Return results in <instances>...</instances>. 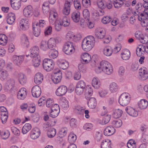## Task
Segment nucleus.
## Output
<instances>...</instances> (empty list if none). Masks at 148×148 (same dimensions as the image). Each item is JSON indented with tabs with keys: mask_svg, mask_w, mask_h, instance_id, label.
Segmentation results:
<instances>
[{
	"mask_svg": "<svg viewBox=\"0 0 148 148\" xmlns=\"http://www.w3.org/2000/svg\"><path fill=\"white\" fill-rule=\"evenodd\" d=\"M94 70L96 73L99 74L103 72L107 75H111L113 71V67L111 64L106 61H102L99 64L95 66Z\"/></svg>",
	"mask_w": 148,
	"mask_h": 148,
	"instance_id": "1",
	"label": "nucleus"
},
{
	"mask_svg": "<svg viewBox=\"0 0 148 148\" xmlns=\"http://www.w3.org/2000/svg\"><path fill=\"white\" fill-rule=\"evenodd\" d=\"M95 42V39L94 36H88L84 38L82 41V49L84 51H90L94 47Z\"/></svg>",
	"mask_w": 148,
	"mask_h": 148,
	"instance_id": "2",
	"label": "nucleus"
},
{
	"mask_svg": "<svg viewBox=\"0 0 148 148\" xmlns=\"http://www.w3.org/2000/svg\"><path fill=\"white\" fill-rule=\"evenodd\" d=\"M131 96L128 93H123L119 96V102L120 105L125 106L130 103L131 100Z\"/></svg>",
	"mask_w": 148,
	"mask_h": 148,
	"instance_id": "3",
	"label": "nucleus"
},
{
	"mask_svg": "<svg viewBox=\"0 0 148 148\" xmlns=\"http://www.w3.org/2000/svg\"><path fill=\"white\" fill-rule=\"evenodd\" d=\"M54 63L51 59L45 58L42 61V66L44 69L47 72L51 71L53 69Z\"/></svg>",
	"mask_w": 148,
	"mask_h": 148,
	"instance_id": "4",
	"label": "nucleus"
},
{
	"mask_svg": "<svg viewBox=\"0 0 148 148\" xmlns=\"http://www.w3.org/2000/svg\"><path fill=\"white\" fill-rule=\"evenodd\" d=\"M135 16H138V19L140 22V24L143 27H146L145 29L148 30V19L147 16H145L142 14H140V13L138 11L134 12L133 13Z\"/></svg>",
	"mask_w": 148,
	"mask_h": 148,
	"instance_id": "5",
	"label": "nucleus"
},
{
	"mask_svg": "<svg viewBox=\"0 0 148 148\" xmlns=\"http://www.w3.org/2000/svg\"><path fill=\"white\" fill-rule=\"evenodd\" d=\"M29 51L30 54L26 55V62L29 61V57H37L40 56L39 55L40 49L39 47L37 46H34L32 47L30 49Z\"/></svg>",
	"mask_w": 148,
	"mask_h": 148,
	"instance_id": "6",
	"label": "nucleus"
},
{
	"mask_svg": "<svg viewBox=\"0 0 148 148\" xmlns=\"http://www.w3.org/2000/svg\"><path fill=\"white\" fill-rule=\"evenodd\" d=\"M86 87V84L84 81L80 80L79 81L75 87V92L76 94L78 95L82 94Z\"/></svg>",
	"mask_w": 148,
	"mask_h": 148,
	"instance_id": "7",
	"label": "nucleus"
},
{
	"mask_svg": "<svg viewBox=\"0 0 148 148\" xmlns=\"http://www.w3.org/2000/svg\"><path fill=\"white\" fill-rule=\"evenodd\" d=\"M63 51L67 55L71 54L75 51V49L72 42L68 41L64 45Z\"/></svg>",
	"mask_w": 148,
	"mask_h": 148,
	"instance_id": "8",
	"label": "nucleus"
},
{
	"mask_svg": "<svg viewBox=\"0 0 148 148\" xmlns=\"http://www.w3.org/2000/svg\"><path fill=\"white\" fill-rule=\"evenodd\" d=\"M29 23L28 19L26 18L21 19L19 21L18 28L20 31H25L29 27Z\"/></svg>",
	"mask_w": 148,
	"mask_h": 148,
	"instance_id": "9",
	"label": "nucleus"
},
{
	"mask_svg": "<svg viewBox=\"0 0 148 148\" xmlns=\"http://www.w3.org/2000/svg\"><path fill=\"white\" fill-rule=\"evenodd\" d=\"M135 35L136 38L140 40L142 43L145 44L148 42V36L146 34H144L140 31L136 32Z\"/></svg>",
	"mask_w": 148,
	"mask_h": 148,
	"instance_id": "10",
	"label": "nucleus"
},
{
	"mask_svg": "<svg viewBox=\"0 0 148 148\" xmlns=\"http://www.w3.org/2000/svg\"><path fill=\"white\" fill-rule=\"evenodd\" d=\"M66 38L67 39L77 42L80 40L81 36L79 34H75L73 32H69L66 34Z\"/></svg>",
	"mask_w": 148,
	"mask_h": 148,
	"instance_id": "11",
	"label": "nucleus"
},
{
	"mask_svg": "<svg viewBox=\"0 0 148 148\" xmlns=\"http://www.w3.org/2000/svg\"><path fill=\"white\" fill-rule=\"evenodd\" d=\"M23 15L27 18H30L33 15V8L31 5L25 6L23 11Z\"/></svg>",
	"mask_w": 148,
	"mask_h": 148,
	"instance_id": "12",
	"label": "nucleus"
},
{
	"mask_svg": "<svg viewBox=\"0 0 148 148\" xmlns=\"http://www.w3.org/2000/svg\"><path fill=\"white\" fill-rule=\"evenodd\" d=\"M138 77L142 80H145L148 78V71L146 68L142 67L139 69Z\"/></svg>",
	"mask_w": 148,
	"mask_h": 148,
	"instance_id": "13",
	"label": "nucleus"
},
{
	"mask_svg": "<svg viewBox=\"0 0 148 148\" xmlns=\"http://www.w3.org/2000/svg\"><path fill=\"white\" fill-rule=\"evenodd\" d=\"M25 59V62H26V55H23L22 56H17L16 55H14L12 58V60L14 63L16 64L18 66H20L22 63L23 60Z\"/></svg>",
	"mask_w": 148,
	"mask_h": 148,
	"instance_id": "14",
	"label": "nucleus"
},
{
	"mask_svg": "<svg viewBox=\"0 0 148 148\" xmlns=\"http://www.w3.org/2000/svg\"><path fill=\"white\" fill-rule=\"evenodd\" d=\"M80 58L81 61L84 64L88 63L91 59V56L86 52L81 53L80 55Z\"/></svg>",
	"mask_w": 148,
	"mask_h": 148,
	"instance_id": "15",
	"label": "nucleus"
},
{
	"mask_svg": "<svg viewBox=\"0 0 148 148\" xmlns=\"http://www.w3.org/2000/svg\"><path fill=\"white\" fill-rule=\"evenodd\" d=\"M58 14L54 9H52L49 12V22L50 24L53 25L55 21L57 20Z\"/></svg>",
	"mask_w": 148,
	"mask_h": 148,
	"instance_id": "16",
	"label": "nucleus"
},
{
	"mask_svg": "<svg viewBox=\"0 0 148 148\" xmlns=\"http://www.w3.org/2000/svg\"><path fill=\"white\" fill-rule=\"evenodd\" d=\"M0 116H1L2 123L3 124L5 123L8 118V113L7 109L4 107H0Z\"/></svg>",
	"mask_w": 148,
	"mask_h": 148,
	"instance_id": "17",
	"label": "nucleus"
},
{
	"mask_svg": "<svg viewBox=\"0 0 148 148\" xmlns=\"http://www.w3.org/2000/svg\"><path fill=\"white\" fill-rule=\"evenodd\" d=\"M125 110L130 116L133 117H136L138 114V112L135 108L130 106H127L125 108Z\"/></svg>",
	"mask_w": 148,
	"mask_h": 148,
	"instance_id": "18",
	"label": "nucleus"
},
{
	"mask_svg": "<svg viewBox=\"0 0 148 148\" xmlns=\"http://www.w3.org/2000/svg\"><path fill=\"white\" fill-rule=\"evenodd\" d=\"M27 93V91L26 89L24 87L22 88L18 91L17 97L19 99L23 100L26 97Z\"/></svg>",
	"mask_w": 148,
	"mask_h": 148,
	"instance_id": "19",
	"label": "nucleus"
},
{
	"mask_svg": "<svg viewBox=\"0 0 148 148\" xmlns=\"http://www.w3.org/2000/svg\"><path fill=\"white\" fill-rule=\"evenodd\" d=\"M67 91V87L65 86L62 85L56 89L55 93L57 96H61L65 94Z\"/></svg>",
	"mask_w": 148,
	"mask_h": 148,
	"instance_id": "20",
	"label": "nucleus"
},
{
	"mask_svg": "<svg viewBox=\"0 0 148 148\" xmlns=\"http://www.w3.org/2000/svg\"><path fill=\"white\" fill-rule=\"evenodd\" d=\"M101 51L104 55L107 57H109L112 54L113 49L111 46L107 45L103 47L102 48Z\"/></svg>",
	"mask_w": 148,
	"mask_h": 148,
	"instance_id": "21",
	"label": "nucleus"
},
{
	"mask_svg": "<svg viewBox=\"0 0 148 148\" xmlns=\"http://www.w3.org/2000/svg\"><path fill=\"white\" fill-rule=\"evenodd\" d=\"M95 34L96 37L98 38L103 39L105 36V31L102 28L98 27L95 29Z\"/></svg>",
	"mask_w": 148,
	"mask_h": 148,
	"instance_id": "22",
	"label": "nucleus"
},
{
	"mask_svg": "<svg viewBox=\"0 0 148 148\" xmlns=\"http://www.w3.org/2000/svg\"><path fill=\"white\" fill-rule=\"evenodd\" d=\"M32 93L33 97L36 98L39 97L41 93L40 88L38 86H34L32 89Z\"/></svg>",
	"mask_w": 148,
	"mask_h": 148,
	"instance_id": "23",
	"label": "nucleus"
},
{
	"mask_svg": "<svg viewBox=\"0 0 148 148\" xmlns=\"http://www.w3.org/2000/svg\"><path fill=\"white\" fill-rule=\"evenodd\" d=\"M40 134V129L37 127H34L30 132V136L32 139H36L39 137Z\"/></svg>",
	"mask_w": 148,
	"mask_h": 148,
	"instance_id": "24",
	"label": "nucleus"
},
{
	"mask_svg": "<svg viewBox=\"0 0 148 148\" xmlns=\"http://www.w3.org/2000/svg\"><path fill=\"white\" fill-rule=\"evenodd\" d=\"M62 78V74L60 71L54 73L52 77L53 82L55 84H57L61 81Z\"/></svg>",
	"mask_w": 148,
	"mask_h": 148,
	"instance_id": "25",
	"label": "nucleus"
},
{
	"mask_svg": "<svg viewBox=\"0 0 148 148\" xmlns=\"http://www.w3.org/2000/svg\"><path fill=\"white\" fill-rule=\"evenodd\" d=\"M137 105L140 110L145 109L148 106V102L145 99H142L138 102Z\"/></svg>",
	"mask_w": 148,
	"mask_h": 148,
	"instance_id": "26",
	"label": "nucleus"
},
{
	"mask_svg": "<svg viewBox=\"0 0 148 148\" xmlns=\"http://www.w3.org/2000/svg\"><path fill=\"white\" fill-rule=\"evenodd\" d=\"M15 85V81L12 79H8L6 82L5 86V88L8 90H11Z\"/></svg>",
	"mask_w": 148,
	"mask_h": 148,
	"instance_id": "27",
	"label": "nucleus"
},
{
	"mask_svg": "<svg viewBox=\"0 0 148 148\" xmlns=\"http://www.w3.org/2000/svg\"><path fill=\"white\" fill-rule=\"evenodd\" d=\"M115 132V129L114 127L112 126L107 127L104 129V134L106 136H110L114 134Z\"/></svg>",
	"mask_w": 148,
	"mask_h": 148,
	"instance_id": "28",
	"label": "nucleus"
},
{
	"mask_svg": "<svg viewBox=\"0 0 148 148\" xmlns=\"http://www.w3.org/2000/svg\"><path fill=\"white\" fill-rule=\"evenodd\" d=\"M16 18L15 14L12 12L9 13L7 16V23L10 25L13 24Z\"/></svg>",
	"mask_w": 148,
	"mask_h": 148,
	"instance_id": "29",
	"label": "nucleus"
},
{
	"mask_svg": "<svg viewBox=\"0 0 148 148\" xmlns=\"http://www.w3.org/2000/svg\"><path fill=\"white\" fill-rule=\"evenodd\" d=\"M121 55L122 59L124 60H128L130 57V53L127 49H125L121 52Z\"/></svg>",
	"mask_w": 148,
	"mask_h": 148,
	"instance_id": "30",
	"label": "nucleus"
},
{
	"mask_svg": "<svg viewBox=\"0 0 148 148\" xmlns=\"http://www.w3.org/2000/svg\"><path fill=\"white\" fill-rule=\"evenodd\" d=\"M92 85L95 89H99L100 88L101 84L99 78L97 77H94L92 81Z\"/></svg>",
	"mask_w": 148,
	"mask_h": 148,
	"instance_id": "31",
	"label": "nucleus"
},
{
	"mask_svg": "<svg viewBox=\"0 0 148 148\" xmlns=\"http://www.w3.org/2000/svg\"><path fill=\"white\" fill-rule=\"evenodd\" d=\"M43 79L42 74L40 73H38L36 74L34 77V82L37 84H40L42 82Z\"/></svg>",
	"mask_w": 148,
	"mask_h": 148,
	"instance_id": "32",
	"label": "nucleus"
},
{
	"mask_svg": "<svg viewBox=\"0 0 148 148\" xmlns=\"http://www.w3.org/2000/svg\"><path fill=\"white\" fill-rule=\"evenodd\" d=\"M93 92V89L90 85H87L85 91V97L88 98L91 96Z\"/></svg>",
	"mask_w": 148,
	"mask_h": 148,
	"instance_id": "33",
	"label": "nucleus"
},
{
	"mask_svg": "<svg viewBox=\"0 0 148 148\" xmlns=\"http://www.w3.org/2000/svg\"><path fill=\"white\" fill-rule=\"evenodd\" d=\"M88 104L90 108L92 109L95 108L97 105L96 99L94 97L91 98L88 101Z\"/></svg>",
	"mask_w": 148,
	"mask_h": 148,
	"instance_id": "34",
	"label": "nucleus"
},
{
	"mask_svg": "<svg viewBox=\"0 0 148 148\" xmlns=\"http://www.w3.org/2000/svg\"><path fill=\"white\" fill-rule=\"evenodd\" d=\"M109 90L111 93H114L117 92L119 89L117 84L114 82L110 83L109 85Z\"/></svg>",
	"mask_w": 148,
	"mask_h": 148,
	"instance_id": "35",
	"label": "nucleus"
},
{
	"mask_svg": "<svg viewBox=\"0 0 148 148\" xmlns=\"http://www.w3.org/2000/svg\"><path fill=\"white\" fill-rule=\"evenodd\" d=\"M31 59L32 64L35 67L38 66L40 62V56L37 57H30L29 58Z\"/></svg>",
	"mask_w": 148,
	"mask_h": 148,
	"instance_id": "36",
	"label": "nucleus"
},
{
	"mask_svg": "<svg viewBox=\"0 0 148 148\" xmlns=\"http://www.w3.org/2000/svg\"><path fill=\"white\" fill-rule=\"evenodd\" d=\"M33 33L35 36L38 37L40 34V29L38 27V23H33Z\"/></svg>",
	"mask_w": 148,
	"mask_h": 148,
	"instance_id": "37",
	"label": "nucleus"
},
{
	"mask_svg": "<svg viewBox=\"0 0 148 148\" xmlns=\"http://www.w3.org/2000/svg\"><path fill=\"white\" fill-rule=\"evenodd\" d=\"M18 80L20 83L22 85H24L27 82V78L25 75L23 73H20L18 75Z\"/></svg>",
	"mask_w": 148,
	"mask_h": 148,
	"instance_id": "38",
	"label": "nucleus"
},
{
	"mask_svg": "<svg viewBox=\"0 0 148 148\" xmlns=\"http://www.w3.org/2000/svg\"><path fill=\"white\" fill-rule=\"evenodd\" d=\"M71 18L73 21L75 23L79 22L80 19V14L79 12L76 11L71 14Z\"/></svg>",
	"mask_w": 148,
	"mask_h": 148,
	"instance_id": "39",
	"label": "nucleus"
},
{
	"mask_svg": "<svg viewBox=\"0 0 148 148\" xmlns=\"http://www.w3.org/2000/svg\"><path fill=\"white\" fill-rule=\"evenodd\" d=\"M21 40L22 45L24 47H28L29 45V42L26 35L23 34L21 36Z\"/></svg>",
	"mask_w": 148,
	"mask_h": 148,
	"instance_id": "40",
	"label": "nucleus"
},
{
	"mask_svg": "<svg viewBox=\"0 0 148 148\" xmlns=\"http://www.w3.org/2000/svg\"><path fill=\"white\" fill-rule=\"evenodd\" d=\"M111 141L110 140L105 139L101 143V148H111Z\"/></svg>",
	"mask_w": 148,
	"mask_h": 148,
	"instance_id": "41",
	"label": "nucleus"
},
{
	"mask_svg": "<svg viewBox=\"0 0 148 148\" xmlns=\"http://www.w3.org/2000/svg\"><path fill=\"white\" fill-rule=\"evenodd\" d=\"M49 49H55L56 47V44L54 40V38H50L48 41Z\"/></svg>",
	"mask_w": 148,
	"mask_h": 148,
	"instance_id": "42",
	"label": "nucleus"
},
{
	"mask_svg": "<svg viewBox=\"0 0 148 148\" xmlns=\"http://www.w3.org/2000/svg\"><path fill=\"white\" fill-rule=\"evenodd\" d=\"M145 46L143 45L138 46L136 49V53L138 56H140L143 54L145 51Z\"/></svg>",
	"mask_w": 148,
	"mask_h": 148,
	"instance_id": "43",
	"label": "nucleus"
},
{
	"mask_svg": "<svg viewBox=\"0 0 148 148\" xmlns=\"http://www.w3.org/2000/svg\"><path fill=\"white\" fill-rule=\"evenodd\" d=\"M39 47L41 50L44 51H46L49 49L47 42L45 40L41 41Z\"/></svg>",
	"mask_w": 148,
	"mask_h": 148,
	"instance_id": "44",
	"label": "nucleus"
},
{
	"mask_svg": "<svg viewBox=\"0 0 148 148\" xmlns=\"http://www.w3.org/2000/svg\"><path fill=\"white\" fill-rule=\"evenodd\" d=\"M54 24V27L56 30L57 32L60 31L62 27L61 19L57 20L55 21Z\"/></svg>",
	"mask_w": 148,
	"mask_h": 148,
	"instance_id": "45",
	"label": "nucleus"
},
{
	"mask_svg": "<svg viewBox=\"0 0 148 148\" xmlns=\"http://www.w3.org/2000/svg\"><path fill=\"white\" fill-rule=\"evenodd\" d=\"M8 41L7 36L4 34H0V45L2 46L6 45Z\"/></svg>",
	"mask_w": 148,
	"mask_h": 148,
	"instance_id": "46",
	"label": "nucleus"
},
{
	"mask_svg": "<svg viewBox=\"0 0 148 148\" xmlns=\"http://www.w3.org/2000/svg\"><path fill=\"white\" fill-rule=\"evenodd\" d=\"M11 6L13 9L17 10H18L21 7V2L20 1H17L11 2Z\"/></svg>",
	"mask_w": 148,
	"mask_h": 148,
	"instance_id": "47",
	"label": "nucleus"
},
{
	"mask_svg": "<svg viewBox=\"0 0 148 148\" xmlns=\"http://www.w3.org/2000/svg\"><path fill=\"white\" fill-rule=\"evenodd\" d=\"M123 113V111L120 109L115 110L112 114L113 117L114 118H118L120 117Z\"/></svg>",
	"mask_w": 148,
	"mask_h": 148,
	"instance_id": "48",
	"label": "nucleus"
},
{
	"mask_svg": "<svg viewBox=\"0 0 148 148\" xmlns=\"http://www.w3.org/2000/svg\"><path fill=\"white\" fill-rule=\"evenodd\" d=\"M77 138L76 135L73 132H71L69 135L68 140L69 143L74 144L73 143L76 140Z\"/></svg>",
	"mask_w": 148,
	"mask_h": 148,
	"instance_id": "49",
	"label": "nucleus"
},
{
	"mask_svg": "<svg viewBox=\"0 0 148 148\" xmlns=\"http://www.w3.org/2000/svg\"><path fill=\"white\" fill-rule=\"evenodd\" d=\"M32 126L29 123L25 124L23 126L22 128V133L23 134H26L31 129Z\"/></svg>",
	"mask_w": 148,
	"mask_h": 148,
	"instance_id": "50",
	"label": "nucleus"
},
{
	"mask_svg": "<svg viewBox=\"0 0 148 148\" xmlns=\"http://www.w3.org/2000/svg\"><path fill=\"white\" fill-rule=\"evenodd\" d=\"M60 103L62 107L64 109H67L69 107L68 101L64 97L61 99Z\"/></svg>",
	"mask_w": 148,
	"mask_h": 148,
	"instance_id": "51",
	"label": "nucleus"
},
{
	"mask_svg": "<svg viewBox=\"0 0 148 148\" xmlns=\"http://www.w3.org/2000/svg\"><path fill=\"white\" fill-rule=\"evenodd\" d=\"M56 134V131L55 129L50 127L47 132V135L49 138L54 137Z\"/></svg>",
	"mask_w": 148,
	"mask_h": 148,
	"instance_id": "52",
	"label": "nucleus"
},
{
	"mask_svg": "<svg viewBox=\"0 0 148 148\" xmlns=\"http://www.w3.org/2000/svg\"><path fill=\"white\" fill-rule=\"evenodd\" d=\"M8 76L7 72L3 69H0V79L3 80L6 79Z\"/></svg>",
	"mask_w": 148,
	"mask_h": 148,
	"instance_id": "53",
	"label": "nucleus"
},
{
	"mask_svg": "<svg viewBox=\"0 0 148 148\" xmlns=\"http://www.w3.org/2000/svg\"><path fill=\"white\" fill-rule=\"evenodd\" d=\"M108 91L106 89H102L100 90L98 92L99 96L101 98H104L108 94Z\"/></svg>",
	"mask_w": 148,
	"mask_h": 148,
	"instance_id": "54",
	"label": "nucleus"
},
{
	"mask_svg": "<svg viewBox=\"0 0 148 148\" xmlns=\"http://www.w3.org/2000/svg\"><path fill=\"white\" fill-rule=\"evenodd\" d=\"M70 7L71 5L69 4L65 3L64 7L63 10V13L66 15H69L70 11Z\"/></svg>",
	"mask_w": 148,
	"mask_h": 148,
	"instance_id": "55",
	"label": "nucleus"
},
{
	"mask_svg": "<svg viewBox=\"0 0 148 148\" xmlns=\"http://www.w3.org/2000/svg\"><path fill=\"white\" fill-rule=\"evenodd\" d=\"M111 117L110 114H107L105 115L103 118L102 121L99 122V123L101 125H105L107 123L110 121Z\"/></svg>",
	"mask_w": 148,
	"mask_h": 148,
	"instance_id": "56",
	"label": "nucleus"
},
{
	"mask_svg": "<svg viewBox=\"0 0 148 148\" xmlns=\"http://www.w3.org/2000/svg\"><path fill=\"white\" fill-rule=\"evenodd\" d=\"M68 62L65 60H62L60 61L59 66L62 69L65 70L69 66Z\"/></svg>",
	"mask_w": 148,
	"mask_h": 148,
	"instance_id": "57",
	"label": "nucleus"
},
{
	"mask_svg": "<svg viewBox=\"0 0 148 148\" xmlns=\"http://www.w3.org/2000/svg\"><path fill=\"white\" fill-rule=\"evenodd\" d=\"M49 53V56L51 58L53 59L56 58L58 56V52L55 49H51Z\"/></svg>",
	"mask_w": 148,
	"mask_h": 148,
	"instance_id": "58",
	"label": "nucleus"
},
{
	"mask_svg": "<svg viewBox=\"0 0 148 148\" xmlns=\"http://www.w3.org/2000/svg\"><path fill=\"white\" fill-rule=\"evenodd\" d=\"M123 0H116L113 3L114 7L119 8L121 7L123 4Z\"/></svg>",
	"mask_w": 148,
	"mask_h": 148,
	"instance_id": "59",
	"label": "nucleus"
},
{
	"mask_svg": "<svg viewBox=\"0 0 148 148\" xmlns=\"http://www.w3.org/2000/svg\"><path fill=\"white\" fill-rule=\"evenodd\" d=\"M127 145L129 148H136V142L132 139L129 140L127 143Z\"/></svg>",
	"mask_w": 148,
	"mask_h": 148,
	"instance_id": "60",
	"label": "nucleus"
},
{
	"mask_svg": "<svg viewBox=\"0 0 148 148\" xmlns=\"http://www.w3.org/2000/svg\"><path fill=\"white\" fill-rule=\"evenodd\" d=\"M97 4L98 7L101 9H103L106 8L105 4L103 0H97Z\"/></svg>",
	"mask_w": 148,
	"mask_h": 148,
	"instance_id": "61",
	"label": "nucleus"
},
{
	"mask_svg": "<svg viewBox=\"0 0 148 148\" xmlns=\"http://www.w3.org/2000/svg\"><path fill=\"white\" fill-rule=\"evenodd\" d=\"M56 107L57 108V110L56 109V110H51V112H50V116L52 118H55L57 116L60 112V111H59L58 108V107Z\"/></svg>",
	"mask_w": 148,
	"mask_h": 148,
	"instance_id": "62",
	"label": "nucleus"
},
{
	"mask_svg": "<svg viewBox=\"0 0 148 148\" xmlns=\"http://www.w3.org/2000/svg\"><path fill=\"white\" fill-rule=\"evenodd\" d=\"M67 128L65 127L61 128L59 132L60 136L61 137H62L65 136L67 133Z\"/></svg>",
	"mask_w": 148,
	"mask_h": 148,
	"instance_id": "63",
	"label": "nucleus"
},
{
	"mask_svg": "<svg viewBox=\"0 0 148 148\" xmlns=\"http://www.w3.org/2000/svg\"><path fill=\"white\" fill-rule=\"evenodd\" d=\"M112 125L115 127L119 128L121 126L122 124V121L120 119L113 121L112 123Z\"/></svg>",
	"mask_w": 148,
	"mask_h": 148,
	"instance_id": "64",
	"label": "nucleus"
}]
</instances>
